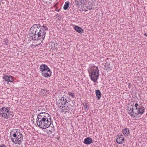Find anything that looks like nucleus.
<instances>
[{"instance_id": "1", "label": "nucleus", "mask_w": 147, "mask_h": 147, "mask_svg": "<svg viewBox=\"0 0 147 147\" xmlns=\"http://www.w3.org/2000/svg\"><path fill=\"white\" fill-rule=\"evenodd\" d=\"M48 30L46 26L43 25L41 27L40 24H35L30 28L28 36L32 40H38L42 39L43 40L46 34V31Z\"/></svg>"}, {"instance_id": "2", "label": "nucleus", "mask_w": 147, "mask_h": 147, "mask_svg": "<svg viewBox=\"0 0 147 147\" xmlns=\"http://www.w3.org/2000/svg\"><path fill=\"white\" fill-rule=\"evenodd\" d=\"M38 126L42 129L49 127L51 123V117L48 113H41L37 115L36 120Z\"/></svg>"}, {"instance_id": "3", "label": "nucleus", "mask_w": 147, "mask_h": 147, "mask_svg": "<svg viewBox=\"0 0 147 147\" xmlns=\"http://www.w3.org/2000/svg\"><path fill=\"white\" fill-rule=\"evenodd\" d=\"M14 138H11L13 142L16 144H20L23 140V136L21 133L16 130L12 134Z\"/></svg>"}, {"instance_id": "4", "label": "nucleus", "mask_w": 147, "mask_h": 147, "mask_svg": "<svg viewBox=\"0 0 147 147\" xmlns=\"http://www.w3.org/2000/svg\"><path fill=\"white\" fill-rule=\"evenodd\" d=\"M39 69L42 72V74L43 76L45 78H48L51 76V71L47 65L42 64Z\"/></svg>"}, {"instance_id": "5", "label": "nucleus", "mask_w": 147, "mask_h": 147, "mask_svg": "<svg viewBox=\"0 0 147 147\" xmlns=\"http://www.w3.org/2000/svg\"><path fill=\"white\" fill-rule=\"evenodd\" d=\"M99 76V70L97 67L96 69H92L89 73V76L90 79L94 82H96Z\"/></svg>"}, {"instance_id": "6", "label": "nucleus", "mask_w": 147, "mask_h": 147, "mask_svg": "<svg viewBox=\"0 0 147 147\" xmlns=\"http://www.w3.org/2000/svg\"><path fill=\"white\" fill-rule=\"evenodd\" d=\"M0 115L5 119H8L10 116V114L11 113L8 107L5 108V107H3L0 109Z\"/></svg>"}, {"instance_id": "7", "label": "nucleus", "mask_w": 147, "mask_h": 147, "mask_svg": "<svg viewBox=\"0 0 147 147\" xmlns=\"http://www.w3.org/2000/svg\"><path fill=\"white\" fill-rule=\"evenodd\" d=\"M89 1L88 2V6H85L84 7V10L85 11H88V9L90 10L94 8V5L96 2V0H88Z\"/></svg>"}, {"instance_id": "8", "label": "nucleus", "mask_w": 147, "mask_h": 147, "mask_svg": "<svg viewBox=\"0 0 147 147\" xmlns=\"http://www.w3.org/2000/svg\"><path fill=\"white\" fill-rule=\"evenodd\" d=\"M128 112L129 114L131 116L135 117L138 115V108L136 107L134 108H132L128 107L127 109Z\"/></svg>"}, {"instance_id": "9", "label": "nucleus", "mask_w": 147, "mask_h": 147, "mask_svg": "<svg viewBox=\"0 0 147 147\" xmlns=\"http://www.w3.org/2000/svg\"><path fill=\"white\" fill-rule=\"evenodd\" d=\"M56 102L57 105L61 104V105L60 106V107L61 105H65L67 102H69V101L67 100L64 97H60L58 100L57 99Z\"/></svg>"}, {"instance_id": "10", "label": "nucleus", "mask_w": 147, "mask_h": 147, "mask_svg": "<svg viewBox=\"0 0 147 147\" xmlns=\"http://www.w3.org/2000/svg\"><path fill=\"white\" fill-rule=\"evenodd\" d=\"M69 102H67L66 103V105L67 106V112H69L71 111L72 112L74 110V107L73 106L71 105L69 103Z\"/></svg>"}, {"instance_id": "11", "label": "nucleus", "mask_w": 147, "mask_h": 147, "mask_svg": "<svg viewBox=\"0 0 147 147\" xmlns=\"http://www.w3.org/2000/svg\"><path fill=\"white\" fill-rule=\"evenodd\" d=\"M123 135H121L120 136H117L116 140L117 142L119 144H121L123 142L124 139L123 138Z\"/></svg>"}, {"instance_id": "12", "label": "nucleus", "mask_w": 147, "mask_h": 147, "mask_svg": "<svg viewBox=\"0 0 147 147\" xmlns=\"http://www.w3.org/2000/svg\"><path fill=\"white\" fill-rule=\"evenodd\" d=\"M3 78L5 81L7 82H12L13 81V79L11 76H4L3 77Z\"/></svg>"}, {"instance_id": "13", "label": "nucleus", "mask_w": 147, "mask_h": 147, "mask_svg": "<svg viewBox=\"0 0 147 147\" xmlns=\"http://www.w3.org/2000/svg\"><path fill=\"white\" fill-rule=\"evenodd\" d=\"M92 139L90 137H88L85 139L84 143L86 144H89L92 142Z\"/></svg>"}, {"instance_id": "14", "label": "nucleus", "mask_w": 147, "mask_h": 147, "mask_svg": "<svg viewBox=\"0 0 147 147\" xmlns=\"http://www.w3.org/2000/svg\"><path fill=\"white\" fill-rule=\"evenodd\" d=\"M74 29L77 32L80 33H82L84 32L83 29L78 26H75Z\"/></svg>"}, {"instance_id": "15", "label": "nucleus", "mask_w": 147, "mask_h": 147, "mask_svg": "<svg viewBox=\"0 0 147 147\" xmlns=\"http://www.w3.org/2000/svg\"><path fill=\"white\" fill-rule=\"evenodd\" d=\"M95 93L96 96V98L98 100H99L101 96V93L100 90H95Z\"/></svg>"}, {"instance_id": "16", "label": "nucleus", "mask_w": 147, "mask_h": 147, "mask_svg": "<svg viewBox=\"0 0 147 147\" xmlns=\"http://www.w3.org/2000/svg\"><path fill=\"white\" fill-rule=\"evenodd\" d=\"M123 134L126 136H128L129 134V132L128 129L127 128L123 129Z\"/></svg>"}, {"instance_id": "17", "label": "nucleus", "mask_w": 147, "mask_h": 147, "mask_svg": "<svg viewBox=\"0 0 147 147\" xmlns=\"http://www.w3.org/2000/svg\"><path fill=\"white\" fill-rule=\"evenodd\" d=\"M138 115L140 114H142L144 111V107L138 108Z\"/></svg>"}, {"instance_id": "18", "label": "nucleus", "mask_w": 147, "mask_h": 147, "mask_svg": "<svg viewBox=\"0 0 147 147\" xmlns=\"http://www.w3.org/2000/svg\"><path fill=\"white\" fill-rule=\"evenodd\" d=\"M70 3L69 1L66 2L65 4L63 6V9L64 10H67L68 9Z\"/></svg>"}, {"instance_id": "19", "label": "nucleus", "mask_w": 147, "mask_h": 147, "mask_svg": "<svg viewBox=\"0 0 147 147\" xmlns=\"http://www.w3.org/2000/svg\"><path fill=\"white\" fill-rule=\"evenodd\" d=\"M65 105L62 107L61 109V112H64L65 111V112H67V106L66 104L64 105Z\"/></svg>"}, {"instance_id": "20", "label": "nucleus", "mask_w": 147, "mask_h": 147, "mask_svg": "<svg viewBox=\"0 0 147 147\" xmlns=\"http://www.w3.org/2000/svg\"><path fill=\"white\" fill-rule=\"evenodd\" d=\"M78 4L82 3V4H85L86 2L88 1V0H78Z\"/></svg>"}, {"instance_id": "21", "label": "nucleus", "mask_w": 147, "mask_h": 147, "mask_svg": "<svg viewBox=\"0 0 147 147\" xmlns=\"http://www.w3.org/2000/svg\"><path fill=\"white\" fill-rule=\"evenodd\" d=\"M68 94L73 98H74L75 97V95L74 94L71 92H69L68 93Z\"/></svg>"}, {"instance_id": "22", "label": "nucleus", "mask_w": 147, "mask_h": 147, "mask_svg": "<svg viewBox=\"0 0 147 147\" xmlns=\"http://www.w3.org/2000/svg\"><path fill=\"white\" fill-rule=\"evenodd\" d=\"M3 42H4V44L7 45V44L8 42V40L7 39H5V40Z\"/></svg>"}, {"instance_id": "23", "label": "nucleus", "mask_w": 147, "mask_h": 147, "mask_svg": "<svg viewBox=\"0 0 147 147\" xmlns=\"http://www.w3.org/2000/svg\"><path fill=\"white\" fill-rule=\"evenodd\" d=\"M0 147H7V146L5 144H2L0 145Z\"/></svg>"}, {"instance_id": "24", "label": "nucleus", "mask_w": 147, "mask_h": 147, "mask_svg": "<svg viewBox=\"0 0 147 147\" xmlns=\"http://www.w3.org/2000/svg\"><path fill=\"white\" fill-rule=\"evenodd\" d=\"M3 1V0H0V5H1V4H3V3L2 2Z\"/></svg>"}, {"instance_id": "25", "label": "nucleus", "mask_w": 147, "mask_h": 147, "mask_svg": "<svg viewBox=\"0 0 147 147\" xmlns=\"http://www.w3.org/2000/svg\"><path fill=\"white\" fill-rule=\"evenodd\" d=\"M138 105L137 103H136L135 105V107H137L138 106Z\"/></svg>"}, {"instance_id": "26", "label": "nucleus", "mask_w": 147, "mask_h": 147, "mask_svg": "<svg viewBox=\"0 0 147 147\" xmlns=\"http://www.w3.org/2000/svg\"><path fill=\"white\" fill-rule=\"evenodd\" d=\"M84 106H85V109H86L87 108V107H88V106H87V105H85Z\"/></svg>"}, {"instance_id": "27", "label": "nucleus", "mask_w": 147, "mask_h": 147, "mask_svg": "<svg viewBox=\"0 0 147 147\" xmlns=\"http://www.w3.org/2000/svg\"><path fill=\"white\" fill-rule=\"evenodd\" d=\"M144 35L146 36L147 37V33H146L144 34Z\"/></svg>"}, {"instance_id": "28", "label": "nucleus", "mask_w": 147, "mask_h": 147, "mask_svg": "<svg viewBox=\"0 0 147 147\" xmlns=\"http://www.w3.org/2000/svg\"><path fill=\"white\" fill-rule=\"evenodd\" d=\"M12 113L11 112V113H10V116L9 117L12 116Z\"/></svg>"}, {"instance_id": "29", "label": "nucleus", "mask_w": 147, "mask_h": 147, "mask_svg": "<svg viewBox=\"0 0 147 147\" xmlns=\"http://www.w3.org/2000/svg\"><path fill=\"white\" fill-rule=\"evenodd\" d=\"M38 33H36V36H38Z\"/></svg>"}]
</instances>
